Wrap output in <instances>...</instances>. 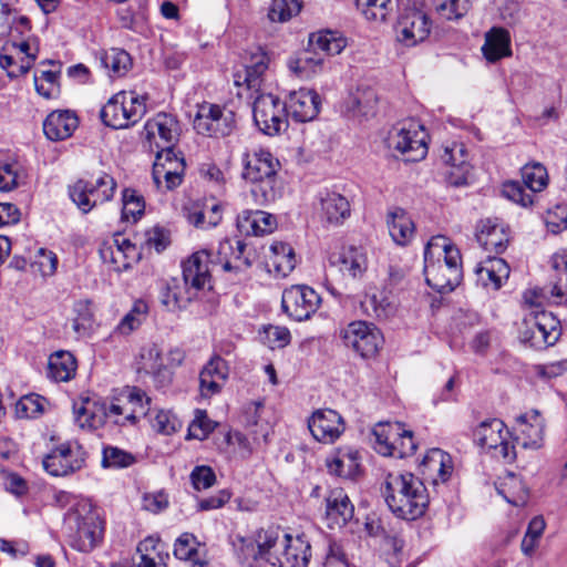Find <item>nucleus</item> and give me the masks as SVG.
Masks as SVG:
<instances>
[{
    "label": "nucleus",
    "instance_id": "obj_1",
    "mask_svg": "<svg viewBox=\"0 0 567 567\" xmlns=\"http://www.w3.org/2000/svg\"><path fill=\"white\" fill-rule=\"evenodd\" d=\"M426 284L434 290L451 292L461 284L462 257L460 249L445 236H433L424 250Z\"/></svg>",
    "mask_w": 567,
    "mask_h": 567
},
{
    "label": "nucleus",
    "instance_id": "obj_2",
    "mask_svg": "<svg viewBox=\"0 0 567 567\" xmlns=\"http://www.w3.org/2000/svg\"><path fill=\"white\" fill-rule=\"evenodd\" d=\"M383 495L391 512L403 519L421 517L429 505L425 485L410 472L388 473L383 483Z\"/></svg>",
    "mask_w": 567,
    "mask_h": 567
},
{
    "label": "nucleus",
    "instance_id": "obj_3",
    "mask_svg": "<svg viewBox=\"0 0 567 567\" xmlns=\"http://www.w3.org/2000/svg\"><path fill=\"white\" fill-rule=\"evenodd\" d=\"M123 389L115 394L110 404L85 399L74 404L75 422L82 429H97L110 421L118 426L134 425V411L130 410V400Z\"/></svg>",
    "mask_w": 567,
    "mask_h": 567
},
{
    "label": "nucleus",
    "instance_id": "obj_4",
    "mask_svg": "<svg viewBox=\"0 0 567 567\" xmlns=\"http://www.w3.org/2000/svg\"><path fill=\"white\" fill-rule=\"evenodd\" d=\"M146 113V99L135 91H120L101 110L103 123L122 130L136 124Z\"/></svg>",
    "mask_w": 567,
    "mask_h": 567
},
{
    "label": "nucleus",
    "instance_id": "obj_5",
    "mask_svg": "<svg viewBox=\"0 0 567 567\" xmlns=\"http://www.w3.org/2000/svg\"><path fill=\"white\" fill-rule=\"evenodd\" d=\"M68 524L74 533L70 535L71 546L79 551L93 550L103 538L104 525L96 511L92 508L76 511L69 515Z\"/></svg>",
    "mask_w": 567,
    "mask_h": 567
},
{
    "label": "nucleus",
    "instance_id": "obj_6",
    "mask_svg": "<svg viewBox=\"0 0 567 567\" xmlns=\"http://www.w3.org/2000/svg\"><path fill=\"white\" fill-rule=\"evenodd\" d=\"M560 336L559 319L547 311L536 312L533 317L525 319L519 331V340L536 350L556 344Z\"/></svg>",
    "mask_w": 567,
    "mask_h": 567
},
{
    "label": "nucleus",
    "instance_id": "obj_7",
    "mask_svg": "<svg viewBox=\"0 0 567 567\" xmlns=\"http://www.w3.org/2000/svg\"><path fill=\"white\" fill-rule=\"evenodd\" d=\"M194 128L198 134L209 138L229 137L236 130L235 114L218 104L204 102L197 107Z\"/></svg>",
    "mask_w": 567,
    "mask_h": 567
},
{
    "label": "nucleus",
    "instance_id": "obj_8",
    "mask_svg": "<svg viewBox=\"0 0 567 567\" xmlns=\"http://www.w3.org/2000/svg\"><path fill=\"white\" fill-rule=\"evenodd\" d=\"M477 444L491 451L495 457L512 462L516 457L515 445L506 425L498 419L483 421L474 431Z\"/></svg>",
    "mask_w": 567,
    "mask_h": 567
},
{
    "label": "nucleus",
    "instance_id": "obj_9",
    "mask_svg": "<svg viewBox=\"0 0 567 567\" xmlns=\"http://www.w3.org/2000/svg\"><path fill=\"white\" fill-rule=\"evenodd\" d=\"M116 182L107 174L100 176L94 183L79 179L70 187L72 202L84 214L91 212L96 205L109 202L113 198Z\"/></svg>",
    "mask_w": 567,
    "mask_h": 567
},
{
    "label": "nucleus",
    "instance_id": "obj_10",
    "mask_svg": "<svg viewBox=\"0 0 567 567\" xmlns=\"http://www.w3.org/2000/svg\"><path fill=\"white\" fill-rule=\"evenodd\" d=\"M252 104L254 121L259 130L275 136L287 127L286 104L271 93H256Z\"/></svg>",
    "mask_w": 567,
    "mask_h": 567
},
{
    "label": "nucleus",
    "instance_id": "obj_11",
    "mask_svg": "<svg viewBox=\"0 0 567 567\" xmlns=\"http://www.w3.org/2000/svg\"><path fill=\"white\" fill-rule=\"evenodd\" d=\"M341 338L348 348L365 359L373 358L383 343L380 329L361 320L350 322L341 331Z\"/></svg>",
    "mask_w": 567,
    "mask_h": 567
},
{
    "label": "nucleus",
    "instance_id": "obj_12",
    "mask_svg": "<svg viewBox=\"0 0 567 567\" xmlns=\"http://www.w3.org/2000/svg\"><path fill=\"white\" fill-rule=\"evenodd\" d=\"M320 303V296L307 285H292L284 290L281 297L284 312L296 321L310 319Z\"/></svg>",
    "mask_w": 567,
    "mask_h": 567
},
{
    "label": "nucleus",
    "instance_id": "obj_13",
    "mask_svg": "<svg viewBox=\"0 0 567 567\" xmlns=\"http://www.w3.org/2000/svg\"><path fill=\"white\" fill-rule=\"evenodd\" d=\"M86 452L78 442L62 443L43 458L44 470L52 476H68L80 471L85 463Z\"/></svg>",
    "mask_w": 567,
    "mask_h": 567
},
{
    "label": "nucleus",
    "instance_id": "obj_14",
    "mask_svg": "<svg viewBox=\"0 0 567 567\" xmlns=\"http://www.w3.org/2000/svg\"><path fill=\"white\" fill-rule=\"evenodd\" d=\"M431 31V21L422 10L411 8L400 14L395 32L399 42L414 47L424 41Z\"/></svg>",
    "mask_w": 567,
    "mask_h": 567
},
{
    "label": "nucleus",
    "instance_id": "obj_15",
    "mask_svg": "<svg viewBox=\"0 0 567 567\" xmlns=\"http://www.w3.org/2000/svg\"><path fill=\"white\" fill-rule=\"evenodd\" d=\"M12 49V52L0 54V68L7 71L8 76L19 78L25 74L34 64L39 48L29 40L10 42L4 51Z\"/></svg>",
    "mask_w": 567,
    "mask_h": 567
},
{
    "label": "nucleus",
    "instance_id": "obj_16",
    "mask_svg": "<svg viewBox=\"0 0 567 567\" xmlns=\"http://www.w3.org/2000/svg\"><path fill=\"white\" fill-rule=\"evenodd\" d=\"M311 546L305 534L292 536L285 533L279 557H271L270 565L278 567H306Z\"/></svg>",
    "mask_w": 567,
    "mask_h": 567
},
{
    "label": "nucleus",
    "instance_id": "obj_17",
    "mask_svg": "<svg viewBox=\"0 0 567 567\" xmlns=\"http://www.w3.org/2000/svg\"><path fill=\"white\" fill-rule=\"evenodd\" d=\"M308 427L315 440L321 443H333L344 432L342 416L334 410H317L308 420Z\"/></svg>",
    "mask_w": 567,
    "mask_h": 567
},
{
    "label": "nucleus",
    "instance_id": "obj_18",
    "mask_svg": "<svg viewBox=\"0 0 567 567\" xmlns=\"http://www.w3.org/2000/svg\"><path fill=\"white\" fill-rule=\"evenodd\" d=\"M269 66V56L260 48L250 52V58L245 69L234 75V82L237 86H245L247 91L259 93L264 83V75Z\"/></svg>",
    "mask_w": 567,
    "mask_h": 567
},
{
    "label": "nucleus",
    "instance_id": "obj_19",
    "mask_svg": "<svg viewBox=\"0 0 567 567\" xmlns=\"http://www.w3.org/2000/svg\"><path fill=\"white\" fill-rule=\"evenodd\" d=\"M329 265L336 268L343 277L358 279L368 268V258L363 248L349 246L329 256Z\"/></svg>",
    "mask_w": 567,
    "mask_h": 567
},
{
    "label": "nucleus",
    "instance_id": "obj_20",
    "mask_svg": "<svg viewBox=\"0 0 567 567\" xmlns=\"http://www.w3.org/2000/svg\"><path fill=\"white\" fill-rule=\"evenodd\" d=\"M286 110L298 122L312 121L319 113L320 99L316 91L300 89L289 94Z\"/></svg>",
    "mask_w": 567,
    "mask_h": 567
},
{
    "label": "nucleus",
    "instance_id": "obj_21",
    "mask_svg": "<svg viewBox=\"0 0 567 567\" xmlns=\"http://www.w3.org/2000/svg\"><path fill=\"white\" fill-rule=\"evenodd\" d=\"M476 239L488 252L502 254L509 243L508 229L496 219L481 220L476 227Z\"/></svg>",
    "mask_w": 567,
    "mask_h": 567
},
{
    "label": "nucleus",
    "instance_id": "obj_22",
    "mask_svg": "<svg viewBox=\"0 0 567 567\" xmlns=\"http://www.w3.org/2000/svg\"><path fill=\"white\" fill-rule=\"evenodd\" d=\"M79 117L73 111L56 110L43 122V132L48 140L60 142L73 136L79 128Z\"/></svg>",
    "mask_w": 567,
    "mask_h": 567
},
{
    "label": "nucleus",
    "instance_id": "obj_23",
    "mask_svg": "<svg viewBox=\"0 0 567 567\" xmlns=\"http://www.w3.org/2000/svg\"><path fill=\"white\" fill-rule=\"evenodd\" d=\"M210 254L203 249L194 252L182 265L183 279L198 291L210 285Z\"/></svg>",
    "mask_w": 567,
    "mask_h": 567
},
{
    "label": "nucleus",
    "instance_id": "obj_24",
    "mask_svg": "<svg viewBox=\"0 0 567 567\" xmlns=\"http://www.w3.org/2000/svg\"><path fill=\"white\" fill-rule=\"evenodd\" d=\"M544 421L537 411L519 415L516 443L524 449H539L544 441Z\"/></svg>",
    "mask_w": 567,
    "mask_h": 567
},
{
    "label": "nucleus",
    "instance_id": "obj_25",
    "mask_svg": "<svg viewBox=\"0 0 567 567\" xmlns=\"http://www.w3.org/2000/svg\"><path fill=\"white\" fill-rule=\"evenodd\" d=\"M143 134L148 142L155 138L164 142H177L182 135V125L176 116L158 113L146 121Z\"/></svg>",
    "mask_w": 567,
    "mask_h": 567
},
{
    "label": "nucleus",
    "instance_id": "obj_26",
    "mask_svg": "<svg viewBox=\"0 0 567 567\" xmlns=\"http://www.w3.org/2000/svg\"><path fill=\"white\" fill-rule=\"evenodd\" d=\"M293 248L284 241H274L266 256V267L277 278L287 277L296 267Z\"/></svg>",
    "mask_w": 567,
    "mask_h": 567
},
{
    "label": "nucleus",
    "instance_id": "obj_27",
    "mask_svg": "<svg viewBox=\"0 0 567 567\" xmlns=\"http://www.w3.org/2000/svg\"><path fill=\"white\" fill-rule=\"evenodd\" d=\"M217 255L226 271H241L251 266L250 256L246 252V244L239 239H225L220 241Z\"/></svg>",
    "mask_w": 567,
    "mask_h": 567
},
{
    "label": "nucleus",
    "instance_id": "obj_28",
    "mask_svg": "<svg viewBox=\"0 0 567 567\" xmlns=\"http://www.w3.org/2000/svg\"><path fill=\"white\" fill-rule=\"evenodd\" d=\"M198 290L184 279H171L161 291V302L169 311L185 309L197 297Z\"/></svg>",
    "mask_w": 567,
    "mask_h": 567
},
{
    "label": "nucleus",
    "instance_id": "obj_29",
    "mask_svg": "<svg viewBox=\"0 0 567 567\" xmlns=\"http://www.w3.org/2000/svg\"><path fill=\"white\" fill-rule=\"evenodd\" d=\"M229 374L227 362L218 357H213L203 368L199 374L200 392L204 396L218 393Z\"/></svg>",
    "mask_w": 567,
    "mask_h": 567
},
{
    "label": "nucleus",
    "instance_id": "obj_30",
    "mask_svg": "<svg viewBox=\"0 0 567 567\" xmlns=\"http://www.w3.org/2000/svg\"><path fill=\"white\" fill-rule=\"evenodd\" d=\"M320 218L329 225H340L350 216V204L339 193L324 190L319 194Z\"/></svg>",
    "mask_w": 567,
    "mask_h": 567
},
{
    "label": "nucleus",
    "instance_id": "obj_31",
    "mask_svg": "<svg viewBox=\"0 0 567 567\" xmlns=\"http://www.w3.org/2000/svg\"><path fill=\"white\" fill-rule=\"evenodd\" d=\"M353 514L354 506L343 488L330 489L326 496L327 518L338 526H343L352 519Z\"/></svg>",
    "mask_w": 567,
    "mask_h": 567
},
{
    "label": "nucleus",
    "instance_id": "obj_32",
    "mask_svg": "<svg viewBox=\"0 0 567 567\" xmlns=\"http://www.w3.org/2000/svg\"><path fill=\"white\" fill-rule=\"evenodd\" d=\"M511 268L503 258L488 257L481 262L475 274L477 280L484 287H491L494 290H498L503 282L508 279Z\"/></svg>",
    "mask_w": 567,
    "mask_h": 567
},
{
    "label": "nucleus",
    "instance_id": "obj_33",
    "mask_svg": "<svg viewBox=\"0 0 567 567\" xmlns=\"http://www.w3.org/2000/svg\"><path fill=\"white\" fill-rule=\"evenodd\" d=\"M379 97L377 92L368 86H360L348 104V113L360 123L377 115Z\"/></svg>",
    "mask_w": 567,
    "mask_h": 567
},
{
    "label": "nucleus",
    "instance_id": "obj_34",
    "mask_svg": "<svg viewBox=\"0 0 567 567\" xmlns=\"http://www.w3.org/2000/svg\"><path fill=\"white\" fill-rule=\"evenodd\" d=\"M326 466L330 474L354 478L360 467L358 452L352 449H338L326 458Z\"/></svg>",
    "mask_w": 567,
    "mask_h": 567
},
{
    "label": "nucleus",
    "instance_id": "obj_35",
    "mask_svg": "<svg viewBox=\"0 0 567 567\" xmlns=\"http://www.w3.org/2000/svg\"><path fill=\"white\" fill-rule=\"evenodd\" d=\"M238 228L246 235L262 236L271 233L277 225L274 215L262 210H245L238 216Z\"/></svg>",
    "mask_w": 567,
    "mask_h": 567
},
{
    "label": "nucleus",
    "instance_id": "obj_36",
    "mask_svg": "<svg viewBox=\"0 0 567 567\" xmlns=\"http://www.w3.org/2000/svg\"><path fill=\"white\" fill-rule=\"evenodd\" d=\"M284 536L285 532L278 526L258 530L255 537L257 545L255 558L270 564L271 557H279Z\"/></svg>",
    "mask_w": 567,
    "mask_h": 567
},
{
    "label": "nucleus",
    "instance_id": "obj_37",
    "mask_svg": "<svg viewBox=\"0 0 567 567\" xmlns=\"http://www.w3.org/2000/svg\"><path fill=\"white\" fill-rule=\"evenodd\" d=\"M386 224L389 234L396 245H408L414 236V223L409 214L400 207L388 213Z\"/></svg>",
    "mask_w": 567,
    "mask_h": 567
},
{
    "label": "nucleus",
    "instance_id": "obj_38",
    "mask_svg": "<svg viewBox=\"0 0 567 567\" xmlns=\"http://www.w3.org/2000/svg\"><path fill=\"white\" fill-rule=\"evenodd\" d=\"M482 52L489 62H496L502 58L512 55L508 31L502 28H493L488 31L485 35Z\"/></svg>",
    "mask_w": 567,
    "mask_h": 567
},
{
    "label": "nucleus",
    "instance_id": "obj_39",
    "mask_svg": "<svg viewBox=\"0 0 567 567\" xmlns=\"http://www.w3.org/2000/svg\"><path fill=\"white\" fill-rule=\"evenodd\" d=\"M279 162L272 157L269 152L260 150L248 158L244 177L248 182H257L264 177H271L277 175V167Z\"/></svg>",
    "mask_w": 567,
    "mask_h": 567
},
{
    "label": "nucleus",
    "instance_id": "obj_40",
    "mask_svg": "<svg viewBox=\"0 0 567 567\" xmlns=\"http://www.w3.org/2000/svg\"><path fill=\"white\" fill-rule=\"evenodd\" d=\"M422 466L425 473L435 476L434 484H437L439 481L446 482L453 471L451 456L441 449L430 450L422 461Z\"/></svg>",
    "mask_w": 567,
    "mask_h": 567
},
{
    "label": "nucleus",
    "instance_id": "obj_41",
    "mask_svg": "<svg viewBox=\"0 0 567 567\" xmlns=\"http://www.w3.org/2000/svg\"><path fill=\"white\" fill-rule=\"evenodd\" d=\"M76 360L69 351H56L49 357L48 375L56 382H66L75 375Z\"/></svg>",
    "mask_w": 567,
    "mask_h": 567
},
{
    "label": "nucleus",
    "instance_id": "obj_42",
    "mask_svg": "<svg viewBox=\"0 0 567 567\" xmlns=\"http://www.w3.org/2000/svg\"><path fill=\"white\" fill-rule=\"evenodd\" d=\"M309 42L315 51L319 50L327 55L340 54L348 45L347 38L336 30H320L311 33Z\"/></svg>",
    "mask_w": 567,
    "mask_h": 567
},
{
    "label": "nucleus",
    "instance_id": "obj_43",
    "mask_svg": "<svg viewBox=\"0 0 567 567\" xmlns=\"http://www.w3.org/2000/svg\"><path fill=\"white\" fill-rule=\"evenodd\" d=\"M403 433V425L396 423H378L373 430L372 435L374 436V449L379 454L390 456L393 453V445L395 440L400 439Z\"/></svg>",
    "mask_w": 567,
    "mask_h": 567
},
{
    "label": "nucleus",
    "instance_id": "obj_44",
    "mask_svg": "<svg viewBox=\"0 0 567 567\" xmlns=\"http://www.w3.org/2000/svg\"><path fill=\"white\" fill-rule=\"evenodd\" d=\"M429 137L425 126L414 117L399 121L389 131V138L399 142H426Z\"/></svg>",
    "mask_w": 567,
    "mask_h": 567
},
{
    "label": "nucleus",
    "instance_id": "obj_45",
    "mask_svg": "<svg viewBox=\"0 0 567 567\" xmlns=\"http://www.w3.org/2000/svg\"><path fill=\"white\" fill-rule=\"evenodd\" d=\"M545 299H553L555 303H561L567 299V279L544 288H534L524 292V300L532 307H539Z\"/></svg>",
    "mask_w": 567,
    "mask_h": 567
},
{
    "label": "nucleus",
    "instance_id": "obj_46",
    "mask_svg": "<svg viewBox=\"0 0 567 567\" xmlns=\"http://www.w3.org/2000/svg\"><path fill=\"white\" fill-rule=\"evenodd\" d=\"M498 493L514 506H523L528 499V489L522 477L509 473L497 487Z\"/></svg>",
    "mask_w": 567,
    "mask_h": 567
},
{
    "label": "nucleus",
    "instance_id": "obj_47",
    "mask_svg": "<svg viewBox=\"0 0 567 567\" xmlns=\"http://www.w3.org/2000/svg\"><path fill=\"white\" fill-rule=\"evenodd\" d=\"M101 63L112 78H121L132 68L131 55L125 50L118 48H111L104 51L101 56Z\"/></svg>",
    "mask_w": 567,
    "mask_h": 567
},
{
    "label": "nucleus",
    "instance_id": "obj_48",
    "mask_svg": "<svg viewBox=\"0 0 567 567\" xmlns=\"http://www.w3.org/2000/svg\"><path fill=\"white\" fill-rule=\"evenodd\" d=\"M250 183V194L252 196L255 204L259 206L272 203L281 196V188L277 179V175L271 177H264L258 179L257 182Z\"/></svg>",
    "mask_w": 567,
    "mask_h": 567
},
{
    "label": "nucleus",
    "instance_id": "obj_49",
    "mask_svg": "<svg viewBox=\"0 0 567 567\" xmlns=\"http://www.w3.org/2000/svg\"><path fill=\"white\" fill-rule=\"evenodd\" d=\"M361 307L368 316L388 319L395 312V305L384 292L367 295Z\"/></svg>",
    "mask_w": 567,
    "mask_h": 567
},
{
    "label": "nucleus",
    "instance_id": "obj_50",
    "mask_svg": "<svg viewBox=\"0 0 567 567\" xmlns=\"http://www.w3.org/2000/svg\"><path fill=\"white\" fill-rule=\"evenodd\" d=\"M147 313L148 305L142 299L135 300L131 310L116 326L115 331L120 334L128 336L146 320Z\"/></svg>",
    "mask_w": 567,
    "mask_h": 567
},
{
    "label": "nucleus",
    "instance_id": "obj_51",
    "mask_svg": "<svg viewBox=\"0 0 567 567\" xmlns=\"http://www.w3.org/2000/svg\"><path fill=\"white\" fill-rule=\"evenodd\" d=\"M289 69L301 78H310L323 69V59L316 51H307L297 59L289 61Z\"/></svg>",
    "mask_w": 567,
    "mask_h": 567
},
{
    "label": "nucleus",
    "instance_id": "obj_52",
    "mask_svg": "<svg viewBox=\"0 0 567 567\" xmlns=\"http://www.w3.org/2000/svg\"><path fill=\"white\" fill-rule=\"evenodd\" d=\"M136 463V456L131 452L113 445H105L102 450L101 464L104 468H126Z\"/></svg>",
    "mask_w": 567,
    "mask_h": 567
},
{
    "label": "nucleus",
    "instance_id": "obj_53",
    "mask_svg": "<svg viewBox=\"0 0 567 567\" xmlns=\"http://www.w3.org/2000/svg\"><path fill=\"white\" fill-rule=\"evenodd\" d=\"M357 8L367 20L383 22L393 10L392 0H355Z\"/></svg>",
    "mask_w": 567,
    "mask_h": 567
},
{
    "label": "nucleus",
    "instance_id": "obj_54",
    "mask_svg": "<svg viewBox=\"0 0 567 567\" xmlns=\"http://www.w3.org/2000/svg\"><path fill=\"white\" fill-rule=\"evenodd\" d=\"M545 528L546 522L543 516H535L530 519L520 544L522 553L525 556L532 557L534 555Z\"/></svg>",
    "mask_w": 567,
    "mask_h": 567
},
{
    "label": "nucleus",
    "instance_id": "obj_55",
    "mask_svg": "<svg viewBox=\"0 0 567 567\" xmlns=\"http://www.w3.org/2000/svg\"><path fill=\"white\" fill-rule=\"evenodd\" d=\"M522 179L526 188L534 195V193L542 192L547 186V171L539 163L527 164L522 168Z\"/></svg>",
    "mask_w": 567,
    "mask_h": 567
},
{
    "label": "nucleus",
    "instance_id": "obj_56",
    "mask_svg": "<svg viewBox=\"0 0 567 567\" xmlns=\"http://www.w3.org/2000/svg\"><path fill=\"white\" fill-rule=\"evenodd\" d=\"M22 165L16 158L0 162V192H10L19 186Z\"/></svg>",
    "mask_w": 567,
    "mask_h": 567
},
{
    "label": "nucleus",
    "instance_id": "obj_57",
    "mask_svg": "<svg viewBox=\"0 0 567 567\" xmlns=\"http://www.w3.org/2000/svg\"><path fill=\"white\" fill-rule=\"evenodd\" d=\"M300 9V0H272L268 10V18L272 22H286L298 14Z\"/></svg>",
    "mask_w": 567,
    "mask_h": 567
},
{
    "label": "nucleus",
    "instance_id": "obj_58",
    "mask_svg": "<svg viewBox=\"0 0 567 567\" xmlns=\"http://www.w3.org/2000/svg\"><path fill=\"white\" fill-rule=\"evenodd\" d=\"M439 16L445 20H458L470 10L471 0H434Z\"/></svg>",
    "mask_w": 567,
    "mask_h": 567
},
{
    "label": "nucleus",
    "instance_id": "obj_59",
    "mask_svg": "<svg viewBox=\"0 0 567 567\" xmlns=\"http://www.w3.org/2000/svg\"><path fill=\"white\" fill-rule=\"evenodd\" d=\"M125 395L131 396L127 398L131 402L128 403L130 410L134 411V425L141 417H145L150 414L151 408V399L146 395V393L135 386H126L123 389Z\"/></svg>",
    "mask_w": 567,
    "mask_h": 567
},
{
    "label": "nucleus",
    "instance_id": "obj_60",
    "mask_svg": "<svg viewBox=\"0 0 567 567\" xmlns=\"http://www.w3.org/2000/svg\"><path fill=\"white\" fill-rule=\"evenodd\" d=\"M99 251L101 259L104 262L112 265L113 269L118 272L128 269L132 262H134V260L130 259L127 255L109 243H103Z\"/></svg>",
    "mask_w": 567,
    "mask_h": 567
},
{
    "label": "nucleus",
    "instance_id": "obj_61",
    "mask_svg": "<svg viewBox=\"0 0 567 567\" xmlns=\"http://www.w3.org/2000/svg\"><path fill=\"white\" fill-rule=\"evenodd\" d=\"M122 215L124 219L133 218V220H136L143 215L145 208L144 199L135 189L125 188L122 194Z\"/></svg>",
    "mask_w": 567,
    "mask_h": 567
},
{
    "label": "nucleus",
    "instance_id": "obj_62",
    "mask_svg": "<svg viewBox=\"0 0 567 567\" xmlns=\"http://www.w3.org/2000/svg\"><path fill=\"white\" fill-rule=\"evenodd\" d=\"M148 415L152 427L158 433L169 435L181 427L179 420L171 411L158 410Z\"/></svg>",
    "mask_w": 567,
    "mask_h": 567
},
{
    "label": "nucleus",
    "instance_id": "obj_63",
    "mask_svg": "<svg viewBox=\"0 0 567 567\" xmlns=\"http://www.w3.org/2000/svg\"><path fill=\"white\" fill-rule=\"evenodd\" d=\"M526 186L523 182L509 181L503 184L502 193L509 200L522 205L523 207H527L533 205L534 195L532 193L526 192Z\"/></svg>",
    "mask_w": 567,
    "mask_h": 567
},
{
    "label": "nucleus",
    "instance_id": "obj_64",
    "mask_svg": "<svg viewBox=\"0 0 567 567\" xmlns=\"http://www.w3.org/2000/svg\"><path fill=\"white\" fill-rule=\"evenodd\" d=\"M545 224L548 231L559 234L567 229V205L559 204L548 209L545 216Z\"/></svg>",
    "mask_w": 567,
    "mask_h": 567
}]
</instances>
